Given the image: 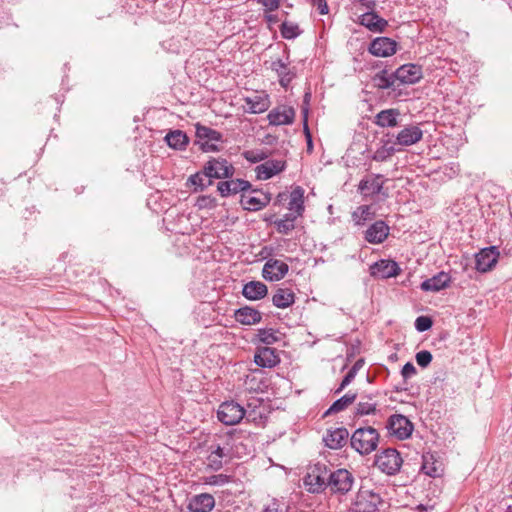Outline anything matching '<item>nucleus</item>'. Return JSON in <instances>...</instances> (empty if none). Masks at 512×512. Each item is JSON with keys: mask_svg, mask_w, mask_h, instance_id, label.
<instances>
[{"mask_svg": "<svg viewBox=\"0 0 512 512\" xmlns=\"http://www.w3.org/2000/svg\"><path fill=\"white\" fill-rule=\"evenodd\" d=\"M402 458L395 449L388 448L377 455L375 465L388 475L396 474L402 465Z\"/></svg>", "mask_w": 512, "mask_h": 512, "instance_id": "20e7f679", "label": "nucleus"}, {"mask_svg": "<svg viewBox=\"0 0 512 512\" xmlns=\"http://www.w3.org/2000/svg\"><path fill=\"white\" fill-rule=\"evenodd\" d=\"M355 375H356V366H354L352 369H350L348 371V373L342 380L338 391L343 390L354 379Z\"/></svg>", "mask_w": 512, "mask_h": 512, "instance_id": "8fccbe9b", "label": "nucleus"}, {"mask_svg": "<svg viewBox=\"0 0 512 512\" xmlns=\"http://www.w3.org/2000/svg\"><path fill=\"white\" fill-rule=\"evenodd\" d=\"M196 138L202 151L215 152L220 150L222 135L218 131L207 126L197 124Z\"/></svg>", "mask_w": 512, "mask_h": 512, "instance_id": "f03ea898", "label": "nucleus"}, {"mask_svg": "<svg viewBox=\"0 0 512 512\" xmlns=\"http://www.w3.org/2000/svg\"><path fill=\"white\" fill-rule=\"evenodd\" d=\"M269 123L272 125H288L294 121L295 110L288 106H279L268 114Z\"/></svg>", "mask_w": 512, "mask_h": 512, "instance_id": "a211bd4d", "label": "nucleus"}, {"mask_svg": "<svg viewBox=\"0 0 512 512\" xmlns=\"http://www.w3.org/2000/svg\"><path fill=\"white\" fill-rule=\"evenodd\" d=\"M212 450L210 454L207 457V466L218 470L223 465V458L225 457V453L223 448H221L219 445H217L215 448L212 446Z\"/></svg>", "mask_w": 512, "mask_h": 512, "instance_id": "e433bc0d", "label": "nucleus"}, {"mask_svg": "<svg viewBox=\"0 0 512 512\" xmlns=\"http://www.w3.org/2000/svg\"><path fill=\"white\" fill-rule=\"evenodd\" d=\"M310 2L319 10L320 14L324 15L328 13V5L326 0H310Z\"/></svg>", "mask_w": 512, "mask_h": 512, "instance_id": "3c124183", "label": "nucleus"}, {"mask_svg": "<svg viewBox=\"0 0 512 512\" xmlns=\"http://www.w3.org/2000/svg\"><path fill=\"white\" fill-rule=\"evenodd\" d=\"M244 415V408L234 401L223 402L217 411L219 421L225 425L238 424Z\"/></svg>", "mask_w": 512, "mask_h": 512, "instance_id": "39448f33", "label": "nucleus"}, {"mask_svg": "<svg viewBox=\"0 0 512 512\" xmlns=\"http://www.w3.org/2000/svg\"><path fill=\"white\" fill-rule=\"evenodd\" d=\"M243 100L245 102L244 110L252 114L263 113L271 105L269 95L265 92H256L251 96L245 97Z\"/></svg>", "mask_w": 512, "mask_h": 512, "instance_id": "9d476101", "label": "nucleus"}, {"mask_svg": "<svg viewBox=\"0 0 512 512\" xmlns=\"http://www.w3.org/2000/svg\"><path fill=\"white\" fill-rule=\"evenodd\" d=\"M260 342L266 345H272L279 340L277 332L273 329H260L257 333Z\"/></svg>", "mask_w": 512, "mask_h": 512, "instance_id": "ea45409f", "label": "nucleus"}, {"mask_svg": "<svg viewBox=\"0 0 512 512\" xmlns=\"http://www.w3.org/2000/svg\"><path fill=\"white\" fill-rule=\"evenodd\" d=\"M382 503L380 495L371 489L361 487L353 503L355 512H376Z\"/></svg>", "mask_w": 512, "mask_h": 512, "instance_id": "7ed1b4c3", "label": "nucleus"}, {"mask_svg": "<svg viewBox=\"0 0 512 512\" xmlns=\"http://www.w3.org/2000/svg\"><path fill=\"white\" fill-rule=\"evenodd\" d=\"M304 483L308 487V491L317 493L324 489L326 485V477L321 476L317 471L312 470L306 475Z\"/></svg>", "mask_w": 512, "mask_h": 512, "instance_id": "473e14b6", "label": "nucleus"}, {"mask_svg": "<svg viewBox=\"0 0 512 512\" xmlns=\"http://www.w3.org/2000/svg\"><path fill=\"white\" fill-rule=\"evenodd\" d=\"M399 273L400 268L393 260H380L371 267V274L382 279L395 277Z\"/></svg>", "mask_w": 512, "mask_h": 512, "instance_id": "aec40b11", "label": "nucleus"}, {"mask_svg": "<svg viewBox=\"0 0 512 512\" xmlns=\"http://www.w3.org/2000/svg\"><path fill=\"white\" fill-rule=\"evenodd\" d=\"M263 512H282L280 509H279V505L275 502L271 503L270 505H268Z\"/></svg>", "mask_w": 512, "mask_h": 512, "instance_id": "5fc2aeb1", "label": "nucleus"}, {"mask_svg": "<svg viewBox=\"0 0 512 512\" xmlns=\"http://www.w3.org/2000/svg\"><path fill=\"white\" fill-rule=\"evenodd\" d=\"M288 265L280 260H268L263 267V277L270 281H279L288 272Z\"/></svg>", "mask_w": 512, "mask_h": 512, "instance_id": "f3484780", "label": "nucleus"}, {"mask_svg": "<svg viewBox=\"0 0 512 512\" xmlns=\"http://www.w3.org/2000/svg\"><path fill=\"white\" fill-rule=\"evenodd\" d=\"M204 167L206 175L211 178H228L234 173V167L223 158H212Z\"/></svg>", "mask_w": 512, "mask_h": 512, "instance_id": "1a4fd4ad", "label": "nucleus"}, {"mask_svg": "<svg viewBox=\"0 0 512 512\" xmlns=\"http://www.w3.org/2000/svg\"><path fill=\"white\" fill-rule=\"evenodd\" d=\"M416 329L420 332H424L431 328L432 320L426 316H420L415 321Z\"/></svg>", "mask_w": 512, "mask_h": 512, "instance_id": "a18cd8bd", "label": "nucleus"}, {"mask_svg": "<svg viewBox=\"0 0 512 512\" xmlns=\"http://www.w3.org/2000/svg\"><path fill=\"white\" fill-rule=\"evenodd\" d=\"M249 183L240 179H233L229 181L219 182L217 189L221 196L226 197L231 194H236L240 191H245L249 187Z\"/></svg>", "mask_w": 512, "mask_h": 512, "instance_id": "bb28decb", "label": "nucleus"}, {"mask_svg": "<svg viewBox=\"0 0 512 512\" xmlns=\"http://www.w3.org/2000/svg\"><path fill=\"white\" fill-rule=\"evenodd\" d=\"M254 362L264 368H272L280 362L276 350L270 347L258 348L254 355Z\"/></svg>", "mask_w": 512, "mask_h": 512, "instance_id": "5701e85b", "label": "nucleus"}, {"mask_svg": "<svg viewBox=\"0 0 512 512\" xmlns=\"http://www.w3.org/2000/svg\"><path fill=\"white\" fill-rule=\"evenodd\" d=\"M400 112L397 109L382 110L375 116L374 123L382 128L396 127L398 125V117Z\"/></svg>", "mask_w": 512, "mask_h": 512, "instance_id": "c85d7f7f", "label": "nucleus"}, {"mask_svg": "<svg viewBox=\"0 0 512 512\" xmlns=\"http://www.w3.org/2000/svg\"><path fill=\"white\" fill-rule=\"evenodd\" d=\"M395 152L396 149L394 146H383L374 153L373 159L375 161L382 162L391 157Z\"/></svg>", "mask_w": 512, "mask_h": 512, "instance_id": "37998d69", "label": "nucleus"}, {"mask_svg": "<svg viewBox=\"0 0 512 512\" xmlns=\"http://www.w3.org/2000/svg\"><path fill=\"white\" fill-rule=\"evenodd\" d=\"M289 210L294 211L299 217L304 212V190L300 186L295 187L290 193Z\"/></svg>", "mask_w": 512, "mask_h": 512, "instance_id": "2f4dec72", "label": "nucleus"}, {"mask_svg": "<svg viewBox=\"0 0 512 512\" xmlns=\"http://www.w3.org/2000/svg\"><path fill=\"white\" fill-rule=\"evenodd\" d=\"M285 161L283 160H267L255 168L257 178L260 180H267L274 175L279 174L285 169Z\"/></svg>", "mask_w": 512, "mask_h": 512, "instance_id": "dca6fc26", "label": "nucleus"}, {"mask_svg": "<svg viewBox=\"0 0 512 512\" xmlns=\"http://www.w3.org/2000/svg\"><path fill=\"white\" fill-rule=\"evenodd\" d=\"M281 34L286 39H292L299 34V27L291 22H283L281 25Z\"/></svg>", "mask_w": 512, "mask_h": 512, "instance_id": "79ce46f5", "label": "nucleus"}, {"mask_svg": "<svg viewBox=\"0 0 512 512\" xmlns=\"http://www.w3.org/2000/svg\"><path fill=\"white\" fill-rule=\"evenodd\" d=\"M207 202L211 203V202H212V200H211V199H209L208 197H205V196L200 197V198L198 199V206H199L200 208L205 207V206L207 205Z\"/></svg>", "mask_w": 512, "mask_h": 512, "instance_id": "6e6d98bb", "label": "nucleus"}, {"mask_svg": "<svg viewBox=\"0 0 512 512\" xmlns=\"http://www.w3.org/2000/svg\"><path fill=\"white\" fill-rule=\"evenodd\" d=\"M235 320L242 325H255L262 319L261 313L252 307H242L235 311Z\"/></svg>", "mask_w": 512, "mask_h": 512, "instance_id": "b1692460", "label": "nucleus"}, {"mask_svg": "<svg viewBox=\"0 0 512 512\" xmlns=\"http://www.w3.org/2000/svg\"><path fill=\"white\" fill-rule=\"evenodd\" d=\"M297 217V215L286 214L283 218L276 220L274 225L276 226L277 232L289 234L295 228V220Z\"/></svg>", "mask_w": 512, "mask_h": 512, "instance_id": "c9c22d12", "label": "nucleus"}, {"mask_svg": "<svg viewBox=\"0 0 512 512\" xmlns=\"http://www.w3.org/2000/svg\"><path fill=\"white\" fill-rule=\"evenodd\" d=\"M375 5H376V4H375V2H374V1H370V2H368V3L366 4V7H367L368 9H373V8L375 7Z\"/></svg>", "mask_w": 512, "mask_h": 512, "instance_id": "13d9d810", "label": "nucleus"}, {"mask_svg": "<svg viewBox=\"0 0 512 512\" xmlns=\"http://www.w3.org/2000/svg\"><path fill=\"white\" fill-rule=\"evenodd\" d=\"M387 428L390 435L395 436L399 440H404L411 436L414 427L407 417L394 414L389 417Z\"/></svg>", "mask_w": 512, "mask_h": 512, "instance_id": "423d86ee", "label": "nucleus"}, {"mask_svg": "<svg viewBox=\"0 0 512 512\" xmlns=\"http://www.w3.org/2000/svg\"><path fill=\"white\" fill-rule=\"evenodd\" d=\"M272 302L276 307L284 309L295 302V295L288 288H279L274 293Z\"/></svg>", "mask_w": 512, "mask_h": 512, "instance_id": "7c9ffc66", "label": "nucleus"}, {"mask_svg": "<svg viewBox=\"0 0 512 512\" xmlns=\"http://www.w3.org/2000/svg\"><path fill=\"white\" fill-rule=\"evenodd\" d=\"M401 373L404 378H410L416 374V368L412 363L408 362L403 366Z\"/></svg>", "mask_w": 512, "mask_h": 512, "instance_id": "603ef678", "label": "nucleus"}, {"mask_svg": "<svg viewBox=\"0 0 512 512\" xmlns=\"http://www.w3.org/2000/svg\"><path fill=\"white\" fill-rule=\"evenodd\" d=\"M382 188L383 183L380 181V176L367 177L359 183V190L365 197L380 193Z\"/></svg>", "mask_w": 512, "mask_h": 512, "instance_id": "c756f323", "label": "nucleus"}, {"mask_svg": "<svg viewBox=\"0 0 512 512\" xmlns=\"http://www.w3.org/2000/svg\"><path fill=\"white\" fill-rule=\"evenodd\" d=\"M267 19H268V21H270V22H275V21H276V19H275L273 16H271V15H268V16H267Z\"/></svg>", "mask_w": 512, "mask_h": 512, "instance_id": "bf43d9fd", "label": "nucleus"}, {"mask_svg": "<svg viewBox=\"0 0 512 512\" xmlns=\"http://www.w3.org/2000/svg\"><path fill=\"white\" fill-rule=\"evenodd\" d=\"M377 408V404L371 402V400L360 401L356 406V415L357 416H366L375 414Z\"/></svg>", "mask_w": 512, "mask_h": 512, "instance_id": "a19ab883", "label": "nucleus"}, {"mask_svg": "<svg viewBox=\"0 0 512 512\" xmlns=\"http://www.w3.org/2000/svg\"><path fill=\"white\" fill-rule=\"evenodd\" d=\"M212 184L211 177L205 173V167L202 172H197L191 175L187 180V186H194V191H202Z\"/></svg>", "mask_w": 512, "mask_h": 512, "instance_id": "72a5a7b5", "label": "nucleus"}, {"mask_svg": "<svg viewBox=\"0 0 512 512\" xmlns=\"http://www.w3.org/2000/svg\"><path fill=\"white\" fill-rule=\"evenodd\" d=\"M244 157L246 160L252 163H257L262 161L266 155L263 152H257V151H246L244 152Z\"/></svg>", "mask_w": 512, "mask_h": 512, "instance_id": "de8ad7c7", "label": "nucleus"}, {"mask_svg": "<svg viewBox=\"0 0 512 512\" xmlns=\"http://www.w3.org/2000/svg\"><path fill=\"white\" fill-rule=\"evenodd\" d=\"M379 433L373 427L358 428L351 436V447L360 455H369L379 444Z\"/></svg>", "mask_w": 512, "mask_h": 512, "instance_id": "f257e3e1", "label": "nucleus"}, {"mask_svg": "<svg viewBox=\"0 0 512 512\" xmlns=\"http://www.w3.org/2000/svg\"><path fill=\"white\" fill-rule=\"evenodd\" d=\"M354 215L365 221L371 219L374 216V213L371 212V206L363 205L358 207L357 211L354 212Z\"/></svg>", "mask_w": 512, "mask_h": 512, "instance_id": "49530a36", "label": "nucleus"}, {"mask_svg": "<svg viewBox=\"0 0 512 512\" xmlns=\"http://www.w3.org/2000/svg\"><path fill=\"white\" fill-rule=\"evenodd\" d=\"M270 200V195L262 192H254V194L242 195L241 204L246 210L258 211L267 206Z\"/></svg>", "mask_w": 512, "mask_h": 512, "instance_id": "6ab92c4d", "label": "nucleus"}, {"mask_svg": "<svg viewBox=\"0 0 512 512\" xmlns=\"http://www.w3.org/2000/svg\"><path fill=\"white\" fill-rule=\"evenodd\" d=\"M389 230V226L384 221H376L366 230L365 239L372 244L382 243L387 239Z\"/></svg>", "mask_w": 512, "mask_h": 512, "instance_id": "412c9836", "label": "nucleus"}, {"mask_svg": "<svg viewBox=\"0 0 512 512\" xmlns=\"http://www.w3.org/2000/svg\"><path fill=\"white\" fill-rule=\"evenodd\" d=\"M360 24L372 32H383L388 26L387 20L375 12H367L361 16Z\"/></svg>", "mask_w": 512, "mask_h": 512, "instance_id": "393cba45", "label": "nucleus"}, {"mask_svg": "<svg viewBox=\"0 0 512 512\" xmlns=\"http://www.w3.org/2000/svg\"><path fill=\"white\" fill-rule=\"evenodd\" d=\"M376 80L378 81L377 86L380 88H388L393 84L384 76H377Z\"/></svg>", "mask_w": 512, "mask_h": 512, "instance_id": "864d4df0", "label": "nucleus"}, {"mask_svg": "<svg viewBox=\"0 0 512 512\" xmlns=\"http://www.w3.org/2000/svg\"><path fill=\"white\" fill-rule=\"evenodd\" d=\"M394 76L401 83L414 84L422 78L423 73L421 66L410 63L399 67Z\"/></svg>", "mask_w": 512, "mask_h": 512, "instance_id": "ddd939ff", "label": "nucleus"}, {"mask_svg": "<svg viewBox=\"0 0 512 512\" xmlns=\"http://www.w3.org/2000/svg\"><path fill=\"white\" fill-rule=\"evenodd\" d=\"M274 65H276V63H274ZM277 65H279L280 67H283L284 68V65L279 61L277 62Z\"/></svg>", "mask_w": 512, "mask_h": 512, "instance_id": "052dcab7", "label": "nucleus"}, {"mask_svg": "<svg viewBox=\"0 0 512 512\" xmlns=\"http://www.w3.org/2000/svg\"><path fill=\"white\" fill-rule=\"evenodd\" d=\"M305 133H306V136H307V146H308V150H311L312 149V140H311V136H310V133H309V129H308V126L305 125Z\"/></svg>", "mask_w": 512, "mask_h": 512, "instance_id": "4d7b16f0", "label": "nucleus"}, {"mask_svg": "<svg viewBox=\"0 0 512 512\" xmlns=\"http://www.w3.org/2000/svg\"><path fill=\"white\" fill-rule=\"evenodd\" d=\"M267 286L260 281H250L244 285L242 294L249 300H259L267 295Z\"/></svg>", "mask_w": 512, "mask_h": 512, "instance_id": "cd10ccee", "label": "nucleus"}, {"mask_svg": "<svg viewBox=\"0 0 512 512\" xmlns=\"http://www.w3.org/2000/svg\"><path fill=\"white\" fill-rule=\"evenodd\" d=\"M215 507V499L209 493L193 496L188 504L190 512H210Z\"/></svg>", "mask_w": 512, "mask_h": 512, "instance_id": "4be33fe9", "label": "nucleus"}, {"mask_svg": "<svg viewBox=\"0 0 512 512\" xmlns=\"http://www.w3.org/2000/svg\"><path fill=\"white\" fill-rule=\"evenodd\" d=\"M500 252L495 246L483 248L475 255L476 270L481 273L491 271L498 262Z\"/></svg>", "mask_w": 512, "mask_h": 512, "instance_id": "0eeeda50", "label": "nucleus"}, {"mask_svg": "<svg viewBox=\"0 0 512 512\" xmlns=\"http://www.w3.org/2000/svg\"><path fill=\"white\" fill-rule=\"evenodd\" d=\"M451 281V277L448 273L440 272L437 275L433 276L422 282L421 289L424 291H432L438 292L448 286Z\"/></svg>", "mask_w": 512, "mask_h": 512, "instance_id": "a878e982", "label": "nucleus"}, {"mask_svg": "<svg viewBox=\"0 0 512 512\" xmlns=\"http://www.w3.org/2000/svg\"><path fill=\"white\" fill-rule=\"evenodd\" d=\"M201 483L209 486L222 487L231 482L230 476L226 474H215L210 476H203L200 478Z\"/></svg>", "mask_w": 512, "mask_h": 512, "instance_id": "58836bf2", "label": "nucleus"}, {"mask_svg": "<svg viewBox=\"0 0 512 512\" xmlns=\"http://www.w3.org/2000/svg\"><path fill=\"white\" fill-rule=\"evenodd\" d=\"M356 395L347 393L337 401H335L331 407L325 413L326 415L329 413H337L344 409H346L349 405H351L355 401Z\"/></svg>", "mask_w": 512, "mask_h": 512, "instance_id": "4c0bfd02", "label": "nucleus"}, {"mask_svg": "<svg viewBox=\"0 0 512 512\" xmlns=\"http://www.w3.org/2000/svg\"><path fill=\"white\" fill-rule=\"evenodd\" d=\"M422 137L423 131L418 126L409 125L399 131L394 145L402 147L411 146L421 141Z\"/></svg>", "mask_w": 512, "mask_h": 512, "instance_id": "4468645a", "label": "nucleus"}, {"mask_svg": "<svg viewBox=\"0 0 512 512\" xmlns=\"http://www.w3.org/2000/svg\"><path fill=\"white\" fill-rule=\"evenodd\" d=\"M416 361L419 366L426 367L432 361V354L427 350H422L416 354Z\"/></svg>", "mask_w": 512, "mask_h": 512, "instance_id": "c03bdc74", "label": "nucleus"}, {"mask_svg": "<svg viewBox=\"0 0 512 512\" xmlns=\"http://www.w3.org/2000/svg\"><path fill=\"white\" fill-rule=\"evenodd\" d=\"M268 12L275 11L280 6V0H259Z\"/></svg>", "mask_w": 512, "mask_h": 512, "instance_id": "09e8293b", "label": "nucleus"}, {"mask_svg": "<svg viewBox=\"0 0 512 512\" xmlns=\"http://www.w3.org/2000/svg\"><path fill=\"white\" fill-rule=\"evenodd\" d=\"M396 51L397 43L388 37H378L369 46V52L376 57H389Z\"/></svg>", "mask_w": 512, "mask_h": 512, "instance_id": "f8f14e48", "label": "nucleus"}, {"mask_svg": "<svg viewBox=\"0 0 512 512\" xmlns=\"http://www.w3.org/2000/svg\"><path fill=\"white\" fill-rule=\"evenodd\" d=\"M165 140L169 147L173 149H184L188 144V137L186 134L180 130H175L168 133L165 137Z\"/></svg>", "mask_w": 512, "mask_h": 512, "instance_id": "f704fd0d", "label": "nucleus"}, {"mask_svg": "<svg viewBox=\"0 0 512 512\" xmlns=\"http://www.w3.org/2000/svg\"><path fill=\"white\" fill-rule=\"evenodd\" d=\"M349 437V432L344 427L331 428L326 431L323 436L325 445L331 449H339L343 447Z\"/></svg>", "mask_w": 512, "mask_h": 512, "instance_id": "2eb2a0df", "label": "nucleus"}, {"mask_svg": "<svg viewBox=\"0 0 512 512\" xmlns=\"http://www.w3.org/2000/svg\"><path fill=\"white\" fill-rule=\"evenodd\" d=\"M421 469L426 475L436 478L444 474L445 465L441 457L435 453L427 452L423 455Z\"/></svg>", "mask_w": 512, "mask_h": 512, "instance_id": "9b49d317", "label": "nucleus"}, {"mask_svg": "<svg viewBox=\"0 0 512 512\" xmlns=\"http://www.w3.org/2000/svg\"><path fill=\"white\" fill-rule=\"evenodd\" d=\"M353 482V476L348 470L338 469L330 474L328 485L333 492L345 494L351 490Z\"/></svg>", "mask_w": 512, "mask_h": 512, "instance_id": "6e6552de", "label": "nucleus"}]
</instances>
